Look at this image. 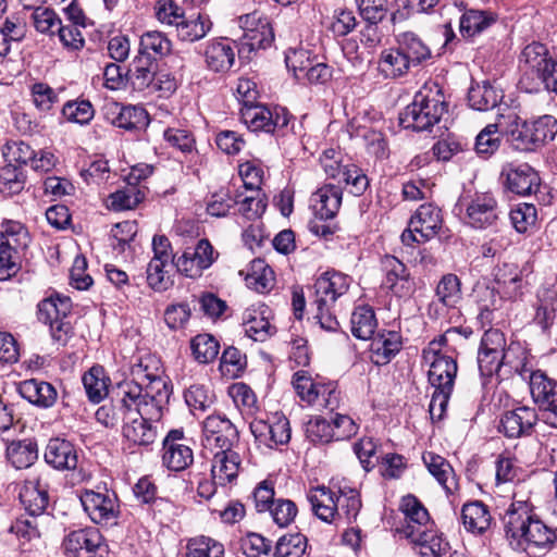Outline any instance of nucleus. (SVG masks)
Returning a JSON list of instances; mask_svg holds the SVG:
<instances>
[{
	"label": "nucleus",
	"mask_w": 557,
	"mask_h": 557,
	"mask_svg": "<svg viewBox=\"0 0 557 557\" xmlns=\"http://www.w3.org/2000/svg\"><path fill=\"white\" fill-rule=\"evenodd\" d=\"M399 510L403 513V520L395 527V534L399 539L409 541L416 547L418 537L416 536L414 524L418 523V498L414 495H406L401 498Z\"/></svg>",
	"instance_id": "nucleus-28"
},
{
	"label": "nucleus",
	"mask_w": 557,
	"mask_h": 557,
	"mask_svg": "<svg viewBox=\"0 0 557 557\" xmlns=\"http://www.w3.org/2000/svg\"><path fill=\"white\" fill-rule=\"evenodd\" d=\"M399 349L400 338L395 332L377 334L371 339V359L376 364H386Z\"/></svg>",
	"instance_id": "nucleus-40"
},
{
	"label": "nucleus",
	"mask_w": 557,
	"mask_h": 557,
	"mask_svg": "<svg viewBox=\"0 0 557 557\" xmlns=\"http://www.w3.org/2000/svg\"><path fill=\"white\" fill-rule=\"evenodd\" d=\"M502 176L506 188L520 196L535 194L541 186L539 173L528 163H510L503 169Z\"/></svg>",
	"instance_id": "nucleus-13"
},
{
	"label": "nucleus",
	"mask_w": 557,
	"mask_h": 557,
	"mask_svg": "<svg viewBox=\"0 0 557 557\" xmlns=\"http://www.w3.org/2000/svg\"><path fill=\"white\" fill-rule=\"evenodd\" d=\"M307 499L313 513L326 523L336 522V493L325 485L310 487Z\"/></svg>",
	"instance_id": "nucleus-21"
},
{
	"label": "nucleus",
	"mask_w": 557,
	"mask_h": 557,
	"mask_svg": "<svg viewBox=\"0 0 557 557\" xmlns=\"http://www.w3.org/2000/svg\"><path fill=\"white\" fill-rule=\"evenodd\" d=\"M436 296L445 307H454L461 298L460 282L455 274H446L436 286Z\"/></svg>",
	"instance_id": "nucleus-58"
},
{
	"label": "nucleus",
	"mask_w": 557,
	"mask_h": 557,
	"mask_svg": "<svg viewBox=\"0 0 557 557\" xmlns=\"http://www.w3.org/2000/svg\"><path fill=\"white\" fill-rule=\"evenodd\" d=\"M247 287L258 293H267L274 286V272L262 259L251 261L246 274Z\"/></svg>",
	"instance_id": "nucleus-41"
},
{
	"label": "nucleus",
	"mask_w": 557,
	"mask_h": 557,
	"mask_svg": "<svg viewBox=\"0 0 557 557\" xmlns=\"http://www.w3.org/2000/svg\"><path fill=\"white\" fill-rule=\"evenodd\" d=\"M385 278L383 286L393 290L395 294H401L405 288H409V273L406 265L394 256H385L382 260Z\"/></svg>",
	"instance_id": "nucleus-38"
},
{
	"label": "nucleus",
	"mask_w": 557,
	"mask_h": 557,
	"mask_svg": "<svg viewBox=\"0 0 557 557\" xmlns=\"http://www.w3.org/2000/svg\"><path fill=\"white\" fill-rule=\"evenodd\" d=\"M171 265V263L151 259L147 267V282L152 289L162 292L172 286L173 282L166 270V267Z\"/></svg>",
	"instance_id": "nucleus-59"
},
{
	"label": "nucleus",
	"mask_w": 557,
	"mask_h": 557,
	"mask_svg": "<svg viewBox=\"0 0 557 557\" xmlns=\"http://www.w3.org/2000/svg\"><path fill=\"white\" fill-rule=\"evenodd\" d=\"M168 404L163 394L153 400H145L140 396L123 424V437L136 446L153 444L158 437V423Z\"/></svg>",
	"instance_id": "nucleus-2"
},
{
	"label": "nucleus",
	"mask_w": 557,
	"mask_h": 557,
	"mask_svg": "<svg viewBox=\"0 0 557 557\" xmlns=\"http://www.w3.org/2000/svg\"><path fill=\"white\" fill-rule=\"evenodd\" d=\"M141 385L134 381H124L117 385L115 396L96 411V420L107 428H114L126 418L140 398Z\"/></svg>",
	"instance_id": "nucleus-5"
},
{
	"label": "nucleus",
	"mask_w": 557,
	"mask_h": 557,
	"mask_svg": "<svg viewBox=\"0 0 557 557\" xmlns=\"http://www.w3.org/2000/svg\"><path fill=\"white\" fill-rule=\"evenodd\" d=\"M238 440V431L225 417L212 414L202 425V443L206 447L231 449Z\"/></svg>",
	"instance_id": "nucleus-12"
},
{
	"label": "nucleus",
	"mask_w": 557,
	"mask_h": 557,
	"mask_svg": "<svg viewBox=\"0 0 557 557\" xmlns=\"http://www.w3.org/2000/svg\"><path fill=\"white\" fill-rule=\"evenodd\" d=\"M218 258V252L206 238L198 240L195 247H188L177 258H173L176 270L190 278L200 277L202 272L209 269Z\"/></svg>",
	"instance_id": "nucleus-8"
},
{
	"label": "nucleus",
	"mask_w": 557,
	"mask_h": 557,
	"mask_svg": "<svg viewBox=\"0 0 557 557\" xmlns=\"http://www.w3.org/2000/svg\"><path fill=\"white\" fill-rule=\"evenodd\" d=\"M85 512L90 520L100 525H114L117 523L120 506L116 495L104 490L103 492L85 490L79 496Z\"/></svg>",
	"instance_id": "nucleus-7"
},
{
	"label": "nucleus",
	"mask_w": 557,
	"mask_h": 557,
	"mask_svg": "<svg viewBox=\"0 0 557 557\" xmlns=\"http://www.w3.org/2000/svg\"><path fill=\"white\" fill-rule=\"evenodd\" d=\"M539 420L537 412L529 406H519L507 410L500 418L499 431L509 438L528 436Z\"/></svg>",
	"instance_id": "nucleus-15"
},
{
	"label": "nucleus",
	"mask_w": 557,
	"mask_h": 557,
	"mask_svg": "<svg viewBox=\"0 0 557 557\" xmlns=\"http://www.w3.org/2000/svg\"><path fill=\"white\" fill-rule=\"evenodd\" d=\"M162 369L160 360L151 355H146L132 367L134 382L141 385V397L145 400H153L163 394L169 403L171 387L165 379L161 376Z\"/></svg>",
	"instance_id": "nucleus-6"
},
{
	"label": "nucleus",
	"mask_w": 557,
	"mask_h": 557,
	"mask_svg": "<svg viewBox=\"0 0 557 557\" xmlns=\"http://www.w3.org/2000/svg\"><path fill=\"white\" fill-rule=\"evenodd\" d=\"M45 460L58 470H73L77 466V454L74 446L61 438H51L45 450Z\"/></svg>",
	"instance_id": "nucleus-26"
},
{
	"label": "nucleus",
	"mask_w": 557,
	"mask_h": 557,
	"mask_svg": "<svg viewBox=\"0 0 557 557\" xmlns=\"http://www.w3.org/2000/svg\"><path fill=\"white\" fill-rule=\"evenodd\" d=\"M515 347L510 345L507 348V355L503 354H493L487 350L479 349L478 352V367L482 376H491L494 373H497L502 366L512 364L511 354L513 352Z\"/></svg>",
	"instance_id": "nucleus-53"
},
{
	"label": "nucleus",
	"mask_w": 557,
	"mask_h": 557,
	"mask_svg": "<svg viewBox=\"0 0 557 557\" xmlns=\"http://www.w3.org/2000/svg\"><path fill=\"white\" fill-rule=\"evenodd\" d=\"M211 28L212 22L208 15L201 13L185 14L176 27V35L182 41L195 42L206 37Z\"/></svg>",
	"instance_id": "nucleus-33"
},
{
	"label": "nucleus",
	"mask_w": 557,
	"mask_h": 557,
	"mask_svg": "<svg viewBox=\"0 0 557 557\" xmlns=\"http://www.w3.org/2000/svg\"><path fill=\"white\" fill-rule=\"evenodd\" d=\"M156 71L157 63L151 57L137 54L128 67L127 79L135 90L143 91L151 87Z\"/></svg>",
	"instance_id": "nucleus-30"
},
{
	"label": "nucleus",
	"mask_w": 557,
	"mask_h": 557,
	"mask_svg": "<svg viewBox=\"0 0 557 557\" xmlns=\"http://www.w3.org/2000/svg\"><path fill=\"white\" fill-rule=\"evenodd\" d=\"M495 281L509 298L521 295L523 277L517 264L503 263L495 271Z\"/></svg>",
	"instance_id": "nucleus-43"
},
{
	"label": "nucleus",
	"mask_w": 557,
	"mask_h": 557,
	"mask_svg": "<svg viewBox=\"0 0 557 557\" xmlns=\"http://www.w3.org/2000/svg\"><path fill=\"white\" fill-rule=\"evenodd\" d=\"M503 524L510 547L529 557H543L557 543V528L541 520L528 500L515 497L505 510Z\"/></svg>",
	"instance_id": "nucleus-1"
},
{
	"label": "nucleus",
	"mask_w": 557,
	"mask_h": 557,
	"mask_svg": "<svg viewBox=\"0 0 557 557\" xmlns=\"http://www.w3.org/2000/svg\"><path fill=\"white\" fill-rule=\"evenodd\" d=\"M420 133L442 137L447 131V126L442 122L446 103L438 83L425 82L422 89H420Z\"/></svg>",
	"instance_id": "nucleus-4"
},
{
	"label": "nucleus",
	"mask_w": 557,
	"mask_h": 557,
	"mask_svg": "<svg viewBox=\"0 0 557 557\" xmlns=\"http://www.w3.org/2000/svg\"><path fill=\"white\" fill-rule=\"evenodd\" d=\"M148 113L140 106H126L119 108L113 124L127 131L139 129L148 125Z\"/></svg>",
	"instance_id": "nucleus-50"
},
{
	"label": "nucleus",
	"mask_w": 557,
	"mask_h": 557,
	"mask_svg": "<svg viewBox=\"0 0 557 557\" xmlns=\"http://www.w3.org/2000/svg\"><path fill=\"white\" fill-rule=\"evenodd\" d=\"M508 125L504 119V111L497 113L495 123L487 124L475 137L474 150L483 158L495 153L502 144V136L506 134Z\"/></svg>",
	"instance_id": "nucleus-22"
},
{
	"label": "nucleus",
	"mask_w": 557,
	"mask_h": 557,
	"mask_svg": "<svg viewBox=\"0 0 557 557\" xmlns=\"http://www.w3.org/2000/svg\"><path fill=\"white\" fill-rule=\"evenodd\" d=\"M342 189L336 185H324L311 198L315 214L322 220L333 219L342 205Z\"/></svg>",
	"instance_id": "nucleus-27"
},
{
	"label": "nucleus",
	"mask_w": 557,
	"mask_h": 557,
	"mask_svg": "<svg viewBox=\"0 0 557 557\" xmlns=\"http://www.w3.org/2000/svg\"><path fill=\"white\" fill-rule=\"evenodd\" d=\"M461 519L466 530L473 534L484 533L492 522L487 506L480 500L465 504L461 509Z\"/></svg>",
	"instance_id": "nucleus-34"
},
{
	"label": "nucleus",
	"mask_w": 557,
	"mask_h": 557,
	"mask_svg": "<svg viewBox=\"0 0 557 557\" xmlns=\"http://www.w3.org/2000/svg\"><path fill=\"white\" fill-rule=\"evenodd\" d=\"M17 389L24 399L44 409L52 407L58 399L55 387L49 382L37 379L22 381Z\"/></svg>",
	"instance_id": "nucleus-19"
},
{
	"label": "nucleus",
	"mask_w": 557,
	"mask_h": 557,
	"mask_svg": "<svg viewBox=\"0 0 557 557\" xmlns=\"http://www.w3.org/2000/svg\"><path fill=\"white\" fill-rule=\"evenodd\" d=\"M190 348L198 362L209 363L216 358L220 344L210 334H198L191 339Z\"/></svg>",
	"instance_id": "nucleus-55"
},
{
	"label": "nucleus",
	"mask_w": 557,
	"mask_h": 557,
	"mask_svg": "<svg viewBox=\"0 0 557 557\" xmlns=\"http://www.w3.org/2000/svg\"><path fill=\"white\" fill-rule=\"evenodd\" d=\"M242 549L247 557H271V541L257 533H250L242 540Z\"/></svg>",
	"instance_id": "nucleus-64"
},
{
	"label": "nucleus",
	"mask_w": 557,
	"mask_h": 557,
	"mask_svg": "<svg viewBox=\"0 0 557 557\" xmlns=\"http://www.w3.org/2000/svg\"><path fill=\"white\" fill-rule=\"evenodd\" d=\"M72 301L66 296L51 295L38 304V320L48 323L64 320L71 313Z\"/></svg>",
	"instance_id": "nucleus-39"
},
{
	"label": "nucleus",
	"mask_w": 557,
	"mask_h": 557,
	"mask_svg": "<svg viewBox=\"0 0 557 557\" xmlns=\"http://www.w3.org/2000/svg\"><path fill=\"white\" fill-rule=\"evenodd\" d=\"M422 460L429 473L444 487L446 493L453 494L458 484L450 463L442 456L428 451L422 455Z\"/></svg>",
	"instance_id": "nucleus-31"
},
{
	"label": "nucleus",
	"mask_w": 557,
	"mask_h": 557,
	"mask_svg": "<svg viewBox=\"0 0 557 557\" xmlns=\"http://www.w3.org/2000/svg\"><path fill=\"white\" fill-rule=\"evenodd\" d=\"M502 98V91L492 86L487 81L472 84L468 91L469 106L478 111L494 109Z\"/></svg>",
	"instance_id": "nucleus-37"
},
{
	"label": "nucleus",
	"mask_w": 557,
	"mask_h": 557,
	"mask_svg": "<svg viewBox=\"0 0 557 557\" xmlns=\"http://www.w3.org/2000/svg\"><path fill=\"white\" fill-rule=\"evenodd\" d=\"M94 108L88 100L69 101L62 109V114L69 122L81 125L88 124L94 117Z\"/></svg>",
	"instance_id": "nucleus-62"
},
{
	"label": "nucleus",
	"mask_w": 557,
	"mask_h": 557,
	"mask_svg": "<svg viewBox=\"0 0 557 557\" xmlns=\"http://www.w3.org/2000/svg\"><path fill=\"white\" fill-rule=\"evenodd\" d=\"M104 547L98 529L85 528L72 531L63 541V548L71 557H94Z\"/></svg>",
	"instance_id": "nucleus-14"
},
{
	"label": "nucleus",
	"mask_w": 557,
	"mask_h": 557,
	"mask_svg": "<svg viewBox=\"0 0 557 557\" xmlns=\"http://www.w3.org/2000/svg\"><path fill=\"white\" fill-rule=\"evenodd\" d=\"M557 313V290L541 288L537 292L536 312L534 321L544 330L553 324Z\"/></svg>",
	"instance_id": "nucleus-44"
},
{
	"label": "nucleus",
	"mask_w": 557,
	"mask_h": 557,
	"mask_svg": "<svg viewBox=\"0 0 557 557\" xmlns=\"http://www.w3.org/2000/svg\"><path fill=\"white\" fill-rule=\"evenodd\" d=\"M465 222L474 228H486L498 220V203L491 193H476L466 202Z\"/></svg>",
	"instance_id": "nucleus-11"
},
{
	"label": "nucleus",
	"mask_w": 557,
	"mask_h": 557,
	"mask_svg": "<svg viewBox=\"0 0 557 557\" xmlns=\"http://www.w3.org/2000/svg\"><path fill=\"white\" fill-rule=\"evenodd\" d=\"M263 305L251 306L243 313V325L245 333L257 342H264L273 333L274 327L264 315Z\"/></svg>",
	"instance_id": "nucleus-29"
},
{
	"label": "nucleus",
	"mask_w": 557,
	"mask_h": 557,
	"mask_svg": "<svg viewBox=\"0 0 557 557\" xmlns=\"http://www.w3.org/2000/svg\"><path fill=\"white\" fill-rule=\"evenodd\" d=\"M361 499L359 492L351 487H339L336 493V525L341 523H351L356 521L361 509Z\"/></svg>",
	"instance_id": "nucleus-36"
},
{
	"label": "nucleus",
	"mask_w": 557,
	"mask_h": 557,
	"mask_svg": "<svg viewBox=\"0 0 557 557\" xmlns=\"http://www.w3.org/2000/svg\"><path fill=\"white\" fill-rule=\"evenodd\" d=\"M410 58L409 53L400 49L384 51L379 66L386 76H401L409 69Z\"/></svg>",
	"instance_id": "nucleus-49"
},
{
	"label": "nucleus",
	"mask_w": 557,
	"mask_h": 557,
	"mask_svg": "<svg viewBox=\"0 0 557 557\" xmlns=\"http://www.w3.org/2000/svg\"><path fill=\"white\" fill-rule=\"evenodd\" d=\"M171 48L172 44L165 35L157 30H151L141 35L138 54L151 57L156 61L157 57L169 54Z\"/></svg>",
	"instance_id": "nucleus-47"
},
{
	"label": "nucleus",
	"mask_w": 557,
	"mask_h": 557,
	"mask_svg": "<svg viewBox=\"0 0 557 557\" xmlns=\"http://www.w3.org/2000/svg\"><path fill=\"white\" fill-rule=\"evenodd\" d=\"M293 385L301 400L309 405L319 401V393H324L323 384L314 382L305 371H298L294 374Z\"/></svg>",
	"instance_id": "nucleus-56"
},
{
	"label": "nucleus",
	"mask_w": 557,
	"mask_h": 557,
	"mask_svg": "<svg viewBox=\"0 0 557 557\" xmlns=\"http://www.w3.org/2000/svg\"><path fill=\"white\" fill-rule=\"evenodd\" d=\"M497 14L487 10H466L460 17L459 30L462 37L471 38L491 27Z\"/></svg>",
	"instance_id": "nucleus-35"
},
{
	"label": "nucleus",
	"mask_w": 557,
	"mask_h": 557,
	"mask_svg": "<svg viewBox=\"0 0 557 557\" xmlns=\"http://www.w3.org/2000/svg\"><path fill=\"white\" fill-rule=\"evenodd\" d=\"M162 462L171 471H183L194 462V453L189 445H163Z\"/></svg>",
	"instance_id": "nucleus-45"
},
{
	"label": "nucleus",
	"mask_w": 557,
	"mask_h": 557,
	"mask_svg": "<svg viewBox=\"0 0 557 557\" xmlns=\"http://www.w3.org/2000/svg\"><path fill=\"white\" fill-rule=\"evenodd\" d=\"M185 401L194 414L206 411L214 401V395L206 386L191 385L184 394Z\"/></svg>",
	"instance_id": "nucleus-61"
},
{
	"label": "nucleus",
	"mask_w": 557,
	"mask_h": 557,
	"mask_svg": "<svg viewBox=\"0 0 557 557\" xmlns=\"http://www.w3.org/2000/svg\"><path fill=\"white\" fill-rule=\"evenodd\" d=\"M519 61L523 70L521 82L529 78L534 82L530 90L542 87L548 92L557 94V61L549 55L543 44L532 42L525 46Z\"/></svg>",
	"instance_id": "nucleus-3"
},
{
	"label": "nucleus",
	"mask_w": 557,
	"mask_h": 557,
	"mask_svg": "<svg viewBox=\"0 0 557 557\" xmlns=\"http://www.w3.org/2000/svg\"><path fill=\"white\" fill-rule=\"evenodd\" d=\"M209 70L221 73L227 72L235 62V51L226 38L211 40L203 52Z\"/></svg>",
	"instance_id": "nucleus-23"
},
{
	"label": "nucleus",
	"mask_w": 557,
	"mask_h": 557,
	"mask_svg": "<svg viewBox=\"0 0 557 557\" xmlns=\"http://www.w3.org/2000/svg\"><path fill=\"white\" fill-rule=\"evenodd\" d=\"M428 371V381L432 389L453 391L457 375V362L449 356L434 358Z\"/></svg>",
	"instance_id": "nucleus-20"
},
{
	"label": "nucleus",
	"mask_w": 557,
	"mask_h": 557,
	"mask_svg": "<svg viewBox=\"0 0 557 557\" xmlns=\"http://www.w3.org/2000/svg\"><path fill=\"white\" fill-rule=\"evenodd\" d=\"M83 385L90 401L99 403L108 394V377L101 367H92L83 375Z\"/></svg>",
	"instance_id": "nucleus-51"
},
{
	"label": "nucleus",
	"mask_w": 557,
	"mask_h": 557,
	"mask_svg": "<svg viewBox=\"0 0 557 557\" xmlns=\"http://www.w3.org/2000/svg\"><path fill=\"white\" fill-rule=\"evenodd\" d=\"M20 500L30 516L41 515L49 503L47 485L40 478L26 480L20 491Z\"/></svg>",
	"instance_id": "nucleus-25"
},
{
	"label": "nucleus",
	"mask_w": 557,
	"mask_h": 557,
	"mask_svg": "<svg viewBox=\"0 0 557 557\" xmlns=\"http://www.w3.org/2000/svg\"><path fill=\"white\" fill-rule=\"evenodd\" d=\"M240 115L245 124L252 131H263L274 133L287 126L289 117L285 109L275 108L270 110L261 104H251L242 107Z\"/></svg>",
	"instance_id": "nucleus-9"
},
{
	"label": "nucleus",
	"mask_w": 557,
	"mask_h": 557,
	"mask_svg": "<svg viewBox=\"0 0 557 557\" xmlns=\"http://www.w3.org/2000/svg\"><path fill=\"white\" fill-rule=\"evenodd\" d=\"M350 276L335 271H327L319 276L313 285L315 307L325 309L333 307L335 301L344 296L350 286Z\"/></svg>",
	"instance_id": "nucleus-10"
},
{
	"label": "nucleus",
	"mask_w": 557,
	"mask_h": 557,
	"mask_svg": "<svg viewBox=\"0 0 557 557\" xmlns=\"http://www.w3.org/2000/svg\"><path fill=\"white\" fill-rule=\"evenodd\" d=\"M352 335L362 341L372 339L377 327L373 309L369 306L357 307L350 319Z\"/></svg>",
	"instance_id": "nucleus-42"
},
{
	"label": "nucleus",
	"mask_w": 557,
	"mask_h": 557,
	"mask_svg": "<svg viewBox=\"0 0 557 557\" xmlns=\"http://www.w3.org/2000/svg\"><path fill=\"white\" fill-rule=\"evenodd\" d=\"M307 537L300 533L286 534L278 539L272 557H304Z\"/></svg>",
	"instance_id": "nucleus-54"
},
{
	"label": "nucleus",
	"mask_w": 557,
	"mask_h": 557,
	"mask_svg": "<svg viewBox=\"0 0 557 557\" xmlns=\"http://www.w3.org/2000/svg\"><path fill=\"white\" fill-rule=\"evenodd\" d=\"M187 549V557H224L223 544L207 536L190 540Z\"/></svg>",
	"instance_id": "nucleus-57"
},
{
	"label": "nucleus",
	"mask_w": 557,
	"mask_h": 557,
	"mask_svg": "<svg viewBox=\"0 0 557 557\" xmlns=\"http://www.w3.org/2000/svg\"><path fill=\"white\" fill-rule=\"evenodd\" d=\"M239 25L244 30V45L249 50L265 49L274 40V33L268 18L261 17L257 12L239 17Z\"/></svg>",
	"instance_id": "nucleus-16"
},
{
	"label": "nucleus",
	"mask_w": 557,
	"mask_h": 557,
	"mask_svg": "<svg viewBox=\"0 0 557 557\" xmlns=\"http://www.w3.org/2000/svg\"><path fill=\"white\" fill-rule=\"evenodd\" d=\"M503 111L505 122L508 125L506 135L510 137L515 147L523 151L535 150L536 144L535 139H533L532 122L528 123L522 121L518 114L507 106Z\"/></svg>",
	"instance_id": "nucleus-17"
},
{
	"label": "nucleus",
	"mask_w": 557,
	"mask_h": 557,
	"mask_svg": "<svg viewBox=\"0 0 557 557\" xmlns=\"http://www.w3.org/2000/svg\"><path fill=\"white\" fill-rule=\"evenodd\" d=\"M306 436L313 444H326L334 441L332 422L322 417H314L306 424Z\"/></svg>",
	"instance_id": "nucleus-60"
},
{
	"label": "nucleus",
	"mask_w": 557,
	"mask_h": 557,
	"mask_svg": "<svg viewBox=\"0 0 557 557\" xmlns=\"http://www.w3.org/2000/svg\"><path fill=\"white\" fill-rule=\"evenodd\" d=\"M442 231L441 209L431 202L420 205V236L429 240L435 236L441 237Z\"/></svg>",
	"instance_id": "nucleus-46"
},
{
	"label": "nucleus",
	"mask_w": 557,
	"mask_h": 557,
	"mask_svg": "<svg viewBox=\"0 0 557 557\" xmlns=\"http://www.w3.org/2000/svg\"><path fill=\"white\" fill-rule=\"evenodd\" d=\"M449 544L442 533L434 529L420 531V557H443L448 552Z\"/></svg>",
	"instance_id": "nucleus-52"
},
{
	"label": "nucleus",
	"mask_w": 557,
	"mask_h": 557,
	"mask_svg": "<svg viewBox=\"0 0 557 557\" xmlns=\"http://www.w3.org/2000/svg\"><path fill=\"white\" fill-rule=\"evenodd\" d=\"M242 459L240 456L231 449H222L213 455L211 463V475L220 486L232 483L238 476Z\"/></svg>",
	"instance_id": "nucleus-18"
},
{
	"label": "nucleus",
	"mask_w": 557,
	"mask_h": 557,
	"mask_svg": "<svg viewBox=\"0 0 557 557\" xmlns=\"http://www.w3.org/2000/svg\"><path fill=\"white\" fill-rule=\"evenodd\" d=\"M0 240L8 242L17 249H25L30 243V236L27 227L22 222L3 219L0 222Z\"/></svg>",
	"instance_id": "nucleus-48"
},
{
	"label": "nucleus",
	"mask_w": 557,
	"mask_h": 557,
	"mask_svg": "<svg viewBox=\"0 0 557 557\" xmlns=\"http://www.w3.org/2000/svg\"><path fill=\"white\" fill-rule=\"evenodd\" d=\"M532 399L539 407H547L557 401V382L541 370L532 371L529 377Z\"/></svg>",
	"instance_id": "nucleus-32"
},
{
	"label": "nucleus",
	"mask_w": 557,
	"mask_h": 557,
	"mask_svg": "<svg viewBox=\"0 0 557 557\" xmlns=\"http://www.w3.org/2000/svg\"><path fill=\"white\" fill-rule=\"evenodd\" d=\"M7 461L16 470L30 468L38 459V445L34 438L12 440L7 443Z\"/></svg>",
	"instance_id": "nucleus-24"
},
{
	"label": "nucleus",
	"mask_w": 557,
	"mask_h": 557,
	"mask_svg": "<svg viewBox=\"0 0 557 557\" xmlns=\"http://www.w3.org/2000/svg\"><path fill=\"white\" fill-rule=\"evenodd\" d=\"M273 521L281 528L289 525L296 518L298 509L290 499L278 498L268 509Z\"/></svg>",
	"instance_id": "nucleus-63"
}]
</instances>
